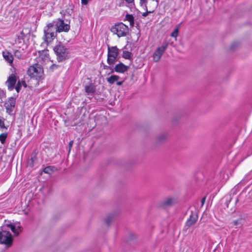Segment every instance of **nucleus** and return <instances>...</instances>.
<instances>
[{"instance_id": "1", "label": "nucleus", "mask_w": 252, "mask_h": 252, "mask_svg": "<svg viewBox=\"0 0 252 252\" xmlns=\"http://www.w3.org/2000/svg\"><path fill=\"white\" fill-rule=\"evenodd\" d=\"M53 50L59 62H62L70 57L69 49L61 42H59L54 47Z\"/></svg>"}, {"instance_id": "2", "label": "nucleus", "mask_w": 252, "mask_h": 252, "mask_svg": "<svg viewBox=\"0 0 252 252\" xmlns=\"http://www.w3.org/2000/svg\"><path fill=\"white\" fill-rule=\"evenodd\" d=\"M57 29L54 25L53 21L51 23L47 24L44 28L43 39L47 43L51 42L57 36Z\"/></svg>"}, {"instance_id": "3", "label": "nucleus", "mask_w": 252, "mask_h": 252, "mask_svg": "<svg viewBox=\"0 0 252 252\" xmlns=\"http://www.w3.org/2000/svg\"><path fill=\"white\" fill-rule=\"evenodd\" d=\"M28 74L32 78L35 79L38 84L44 78L43 69L38 64L31 66L28 70Z\"/></svg>"}, {"instance_id": "4", "label": "nucleus", "mask_w": 252, "mask_h": 252, "mask_svg": "<svg viewBox=\"0 0 252 252\" xmlns=\"http://www.w3.org/2000/svg\"><path fill=\"white\" fill-rule=\"evenodd\" d=\"M110 31L114 34H116L120 38L126 36L129 32V28L122 22H119L112 26Z\"/></svg>"}, {"instance_id": "5", "label": "nucleus", "mask_w": 252, "mask_h": 252, "mask_svg": "<svg viewBox=\"0 0 252 252\" xmlns=\"http://www.w3.org/2000/svg\"><path fill=\"white\" fill-rule=\"evenodd\" d=\"M119 51L116 46L108 47L107 62L110 65H113L117 61Z\"/></svg>"}, {"instance_id": "6", "label": "nucleus", "mask_w": 252, "mask_h": 252, "mask_svg": "<svg viewBox=\"0 0 252 252\" xmlns=\"http://www.w3.org/2000/svg\"><path fill=\"white\" fill-rule=\"evenodd\" d=\"M13 239L11 233L9 231H2L0 232V243L4 244L6 247L12 246Z\"/></svg>"}, {"instance_id": "7", "label": "nucleus", "mask_w": 252, "mask_h": 252, "mask_svg": "<svg viewBox=\"0 0 252 252\" xmlns=\"http://www.w3.org/2000/svg\"><path fill=\"white\" fill-rule=\"evenodd\" d=\"M54 25L56 26L57 32L59 33L61 32H67L70 30L69 24L65 23L64 21L61 19L58 18L53 21Z\"/></svg>"}, {"instance_id": "8", "label": "nucleus", "mask_w": 252, "mask_h": 252, "mask_svg": "<svg viewBox=\"0 0 252 252\" xmlns=\"http://www.w3.org/2000/svg\"><path fill=\"white\" fill-rule=\"evenodd\" d=\"M168 45L167 42L163 43L160 47L157 48L153 54L154 61L156 62H158L161 58V56L166 49Z\"/></svg>"}, {"instance_id": "9", "label": "nucleus", "mask_w": 252, "mask_h": 252, "mask_svg": "<svg viewBox=\"0 0 252 252\" xmlns=\"http://www.w3.org/2000/svg\"><path fill=\"white\" fill-rule=\"evenodd\" d=\"M17 80V76L15 71L12 72L8 77L7 80L5 82V85L9 91H11L15 88Z\"/></svg>"}, {"instance_id": "10", "label": "nucleus", "mask_w": 252, "mask_h": 252, "mask_svg": "<svg viewBox=\"0 0 252 252\" xmlns=\"http://www.w3.org/2000/svg\"><path fill=\"white\" fill-rule=\"evenodd\" d=\"M16 104V98L13 97H10L4 103V107L6 112L8 114H11L13 111Z\"/></svg>"}, {"instance_id": "11", "label": "nucleus", "mask_w": 252, "mask_h": 252, "mask_svg": "<svg viewBox=\"0 0 252 252\" xmlns=\"http://www.w3.org/2000/svg\"><path fill=\"white\" fill-rule=\"evenodd\" d=\"M2 57L5 62L9 64V65L13 67V55L7 50L2 51Z\"/></svg>"}, {"instance_id": "12", "label": "nucleus", "mask_w": 252, "mask_h": 252, "mask_svg": "<svg viewBox=\"0 0 252 252\" xmlns=\"http://www.w3.org/2000/svg\"><path fill=\"white\" fill-rule=\"evenodd\" d=\"M198 219L197 215L191 212V214L189 216V218L186 221V225L188 226V227H189L192 225L194 224Z\"/></svg>"}, {"instance_id": "13", "label": "nucleus", "mask_w": 252, "mask_h": 252, "mask_svg": "<svg viewBox=\"0 0 252 252\" xmlns=\"http://www.w3.org/2000/svg\"><path fill=\"white\" fill-rule=\"evenodd\" d=\"M128 66L125 65L123 63H121L115 66V71L119 73H124L127 70Z\"/></svg>"}, {"instance_id": "14", "label": "nucleus", "mask_w": 252, "mask_h": 252, "mask_svg": "<svg viewBox=\"0 0 252 252\" xmlns=\"http://www.w3.org/2000/svg\"><path fill=\"white\" fill-rule=\"evenodd\" d=\"M7 226L11 229L12 232L16 236H18L20 232L21 231V227L19 224H9Z\"/></svg>"}, {"instance_id": "15", "label": "nucleus", "mask_w": 252, "mask_h": 252, "mask_svg": "<svg viewBox=\"0 0 252 252\" xmlns=\"http://www.w3.org/2000/svg\"><path fill=\"white\" fill-rule=\"evenodd\" d=\"M174 202L175 201L173 198L171 197H168L162 202L161 206L163 207L169 206L172 205L174 203Z\"/></svg>"}, {"instance_id": "16", "label": "nucleus", "mask_w": 252, "mask_h": 252, "mask_svg": "<svg viewBox=\"0 0 252 252\" xmlns=\"http://www.w3.org/2000/svg\"><path fill=\"white\" fill-rule=\"evenodd\" d=\"M85 89L88 94H94L95 92V87L93 84L86 86Z\"/></svg>"}, {"instance_id": "17", "label": "nucleus", "mask_w": 252, "mask_h": 252, "mask_svg": "<svg viewBox=\"0 0 252 252\" xmlns=\"http://www.w3.org/2000/svg\"><path fill=\"white\" fill-rule=\"evenodd\" d=\"M23 86L24 88H26L27 87L26 82L25 81H18L15 87V89L18 93L20 92L22 87Z\"/></svg>"}, {"instance_id": "18", "label": "nucleus", "mask_w": 252, "mask_h": 252, "mask_svg": "<svg viewBox=\"0 0 252 252\" xmlns=\"http://www.w3.org/2000/svg\"><path fill=\"white\" fill-rule=\"evenodd\" d=\"M125 20L129 22L130 27H133L134 25V18L132 14H126L125 16Z\"/></svg>"}, {"instance_id": "19", "label": "nucleus", "mask_w": 252, "mask_h": 252, "mask_svg": "<svg viewBox=\"0 0 252 252\" xmlns=\"http://www.w3.org/2000/svg\"><path fill=\"white\" fill-rule=\"evenodd\" d=\"M120 77L119 76L113 75L107 78L106 80L109 84H113L115 83V82L118 81Z\"/></svg>"}, {"instance_id": "20", "label": "nucleus", "mask_w": 252, "mask_h": 252, "mask_svg": "<svg viewBox=\"0 0 252 252\" xmlns=\"http://www.w3.org/2000/svg\"><path fill=\"white\" fill-rule=\"evenodd\" d=\"M131 53L127 51H124L123 53V57L126 59H130L131 57Z\"/></svg>"}, {"instance_id": "21", "label": "nucleus", "mask_w": 252, "mask_h": 252, "mask_svg": "<svg viewBox=\"0 0 252 252\" xmlns=\"http://www.w3.org/2000/svg\"><path fill=\"white\" fill-rule=\"evenodd\" d=\"M14 54L16 58L21 59L22 57V52L20 50H15L14 51Z\"/></svg>"}, {"instance_id": "22", "label": "nucleus", "mask_w": 252, "mask_h": 252, "mask_svg": "<svg viewBox=\"0 0 252 252\" xmlns=\"http://www.w3.org/2000/svg\"><path fill=\"white\" fill-rule=\"evenodd\" d=\"M7 136V133H2L0 134V141L2 144H4L5 143Z\"/></svg>"}, {"instance_id": "23", "label": "nucleus", "mask_w": 252, "mask_h": 252, "mask_svg": "<svg viewBox=\"0 0 252 252\" xmlns=\"http://www.w3.org/2000/svg\"><path fill=\"white\" fill-rule=\"evenodd\" d=\"M179 26H178L174 30V31L172 32L171 33V36L173 37H174L175 38H177V36H178V32H179Z\"/></svg>"}, {"instance_id": "24", "label": "nucleus", "mask_w": 252, "mask_h": 252, "mask_svg": "<svg viewBox=\"0 0 252 252\" xmlns=\"http://www.w3.org/2000/svg\"><path fill=\"white\" fill-rule=\"evenodd\" d=\"M53 171V167L47 166L44 168L43 172L45 173L51 174Z\"/></svg>"}, {"instance_id": "25", "label": "nucleus", "mask_w": 252, "mask_h": 252, "mask_svg": "<svg viewBox=\"0 0 252 252\" xmlns=\"http://www.w3.org/2000/svg\"><path fill=\"white\" fill-rule=\"evenodd\" d=\"M4 125V119L2 117H0V128H5Z\"/></svg>"}, {"instance_id": "26", "label": "nucleus", "mask_w": 252, "mask_h": 252, "mask_svg": "<svg viewBox=\"0 0 252 252\" xmlns=\"http://www.w3.org/2000/svg\"><path fill=\"white\" fill-rule=\"evenodd\" d=\"M58 67H59L58 65H57L56 64H53L52 65H51L50 68L52 71H54V70L57 69L58 68Z\"/></svg>"}, {"instance_id": "27", "label": "nucleus", "mask_w": 252, "mask_h": 252, "mask_svg": "<svg viewBox=\"0 0 252 252\" xmlns=\"http://www.w3.org/2000/svg\"><path fill=\"white\" fill-rule=\"evenodd\" d=\"M126 2L129 4L130 6L134 5V0H125Z\"/></svg>"}, {"instance_id": "28", "label": "nucleus", "mask_w": 252, "mask_h": 252, "mask_svg": "<svg viewBox=\"0 0 252 252\" xmlns=\"http://www.w3.org/2000/svg\"><path fill=\"white\" fill-rule=\"evenodd\" d=\"M154 10H152V11H148L147 10L145 12H144L143 14H142V16L143 17H146L147 16L149 13H152L153 12H154Z\"/></svg>"}, {"instance_id": "29", "label": "nucleus", "mask_w": 252, "mask_h": 252, "mask_svg": "<svg viewBox=\"0 0 252 252\" xmlns=\"http://www.w3.org/2000/svg\"><path fill=\"white\" fill-rule=\"evenodd\" d=\"M111 221V217H108L105 220V222L107 225H109Z\"/></svg>"}, {"instance_id": "30", "label": "nucleus", "mask_w": 252, "mask_h": 252, "mask_svg": "<svg viewBox=\"0 0 252 252\" xmlns=\"http://www.w3.org/2000/svg\"><path fill=\"white\" fill-rule=\"evenodd\" d=\"M73 141H70L69 142V144H68V147H69V152H70V151L71 150V149L72 148V146L73 145Z\"/></svg>"}, {"instance_id": "31", "label": "nucleus", "mask_w": 252, "mask_h": 252, "mask_svg": "<svg viewBox=\"0 0 252 252\" xmlns=\"http://www.w3.org/2000/svg\"><path fill=\"white\" fill-rule=\"evenodd\" d=\"M4 95L3 91L0 89V98H2Z\"/></svg>"}, {"instance_id": "32", "label": "nucleus", "mask_w": 252, "mask_h": 252, "mask_svg": "<svg viewBox=\"0 0 252 252\" xmlns=\"http://www.w3.org/2000/svg\"><path fill=\"white\" fill-rule=\"evenodd\" d=\"M147 3V0H140L141 5L145 4Z\"/></svg>"}, {"instance_id": "33", "label": "nucleus", "mask_w": 252, "mask_h": 252, "mask_svg": "<svg viewBox=\"0 0 252 252\" xmlns=\"http://www.w3.org/2000/svg\"><path fill=\"white\" fill-rule=\"evenodd\" d=\"M82 3L84 5H86L88 3L87 0H81Z\"/></svg>"}, {"instance_id": "34", "label": "nucleus", "mask_w": 252, "mask_h": 252, "mask_svg": "<svg viewBox=\"0 0 252 252\" xmlns=\"http://www.w3.org/2000/svg\"><path fill=\"white\" fill-rule=\"evenodd\" d=\"M116 84L118 86H121L123 84V82L122 81L117 82Z\"/></svg>"}, {"instance_id": "35", "label": "nucleus", "mask_w": 252, "mask_h": 252, "mask_svg": "<svg viewBox=\"0 0 252 252\" xmlns=\"http://www.w3.org/2000/svg\"><path fill=\"white\" fill-rule=\"evenodd\" d=\"M205 197H204L202 199V200H201V203H202V204L203 205V204L204 203V202L205 201Z\"/></svg>"}, {"instance_id": "36", "label": "nucleus", "mask_w": 252, "mask_h": 252, "mask_svg": "<svg viewBox=\"0 0 252 252\" xmlns=\"http://www.w3.org/2000/svg\"><path fill=\"white\" fill-rule=\"evenodd\" d=\"M234 223L235 225H237L238 224V220H235L234 221Z\"/></svg>"}, {"instance_id": "37", "label": "nucleus", "mask_w": 252, "mask_h": 252, "mask_svg": "<svg viewBox=\"0 0 252 252\" xmlns=\"http://www.w3.org/2000/svg\"><path fill=\"white\" fill-rule=\"evenodd\" d=\"M104 68L105 69H108V68H110V66H107V65H105Z\"/></svg>"}, {"instance_id": "38", "label": "nucleus", "mask_w": 252, "mask_h": 252, "mask_svg": "<svg viewBox=\"0 0 252 252\" xmlns=\"http://www.w3.org/2000/svg\"><path fill=\"white\" fill-rule=\"evenodd\" d=\"M119 5L121 6H122V5H123V4H120V5Z\"/></svg>"}]
</instances>
